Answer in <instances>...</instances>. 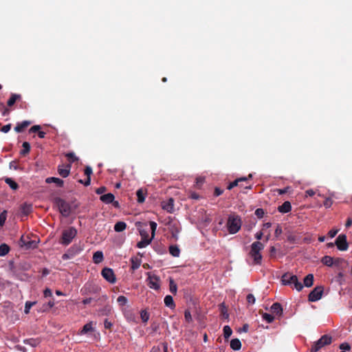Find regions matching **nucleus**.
Segmentation results:
<instances>
[{"label":"nucleus","instance_id":"obj_56","mask_svg":"<svg viewBox=\"0 0 352 352\" xmlns=\"http://www.w3.org/2000/svg\"><path fill=\"white\" fill-rule=\"evenodd\" d=\"M282 232H283L282 228L279 224H278L276 226V228L275 230V232H274L276 237H278L282 234Z\"/></svg>","mask_w":352,"mask_h":352},{"label":"nucleus","instance_id":"obj_64","mask_svg":"<svg viewBox=\"0 0 352 352\" xmlns=\"http://www.w3.org/2000/svg\"><path fill=\"white\" fill-rule=\"evenodd\" d=\"M43 294L45 297H50L52 296V292L50 289L46 288L43 292Z\"/></svg>","mask_w":352,"mask_h":352},{"label":"nucleus","instance_id":"obj_33","mask_svg":"<svg viewBox=\"0 0 352 352\" xmlns=\"http://www.w3.org/2000/svg\"><path fill=\"white\" fill-rule=\"evenodd\" d=\"M23 149L21 151L20 153L21 155H26L30 151V144L28 142H24L22 144Z\"/></svg>","mask_w":352,"mask_h":352},{"label":"nucleus","instance_id":"obj_54","mask_svg":"<svg viewBox=\"0 0 352 352\" xmlns=\"http://www.w3.org/2000/svg\"><path fill=\"white\" fill-rule=\"evenodd\" d=\"M92 173H93V171H92L91 167H90V166L85 167L84 173L87 177H91V175L92 174Z\"/></svg>","mask_w":352,"mask_h":352},{"label":"nucleus","instance_id":"obj_52","mask_svg":"<svg viewBox=\"0 0 352 352\" xmlns=\"http://www.w3.org/2000/svg\"><path fill=\"white\" fill-rule=\"evenodd\" d=\"M140 234L142 239H150L148 231L142 230L140 231Z\"/></svg>","mask_w":352,"mask_h":352},{"label":"nucleus","instance_id":"obj_42","mask_svg":"<svg viewBox=\"0 0 352 352\" xmlns=\"http://www.w3.org/2000/svg\"><path fill=\"white\" fill-rule=\"evenodd\" d=\"M26 249H34L37 248V243L35 241L29 240L27 243H24Z\"/></svg>","mask_w":352,"mask_h":352},{"label":"nucleus","instance_id":"obj_22","mask_svg":"<svg viewBox=\"0 0 352 352\" xmlns=\"http://www.w3.org/2000/svg\"><path fill=\"white\" fill-rule=\"evenodd\" d=\"M45 182L47 184L55 183L58 187H63L64 185V181L63 179L54 177L46 178Z\"/></svg>","mask_w":352,"mask_h":352},{"label":"nucleus","instance_id":"obj_1","mask_svg":"<svg viewBox=\"0 0 352 352\" xmlns=\"http://www.w3.org/2000/svg\"><path fill=\"white\" fill-rule=\"evenodd\" d=\"M264 249V245L260 241H255L251 245L250 256L253 258L254 265H261L262 261V255L260 252Z\"/></svg>","mask_w":352,"mask_h":352},{"label":"nucleus","instance_id":"obj_9","mask_svg":"<svg viewBox=\"0 0 352 352\" xmlns=\"http://www.w3.org/2000/svg\"><path fill=\"white\" fill-rule=\"evenodd\" d=\"M330 344V336L328 335L322 336L317 342H316L310 349V352H318L324 346Z\"/></svg>","mask_w":352,"mask_h":352},{"label":"nucleus","instance_id":"obj_7","mask_svg":"<svg viewBox=\"0 0 352 352\" xmlns=\"http://www.w3.org/2000/svg\"><path fill=\"white\" fill-rule=\"evenodd\" d=\"M336 245L340 251H346L349 248V243L346 234H341L336 239L334 244L331 243V248Z\"/></svg>","mask_w":352,"mask_h":352},{"label":"nucleus","instance_id":"obj_19","mask_svg":"<svg viewBox=\"0 0 352 352\" xmlns=\"http://www.w3.org/2000/svg\"><path fill=\"white\" fill-rule=\"evenodd\" d=\"M31 122L25 120L23 121L21 123H17L16 126L14 127V131L16 133H21L24 131L25 129H26L29 125H30Z\"/></svg>","mask_w":352,"mask_h":352},{"label":"nucleus","instance_id":"obj_24","mask_svg":"<svg viewBox=\"0 0 352 352\" xmlns=\"http://www.w3.org/2000/svg\"><path fill=\"white\" fill-rule=\"evenodd\" d=\"M168 251L170 254H171L174 257H179L180 255V249L177 245H170Z\"/></svg>","mask_w":352,"mask_h":352},{"label":"nucleus","instance_id":"obj_58","mask_svg":"<svg viewBox=\"0 0 352 352\" xmlns=\"http://www.w3.org/2000/svg\"><path fill=\"white\" fill-rule=\"evenodd\" d=\"M78 182H80V183H81V184H84L85 186H89V185H90V184H91V177H87V179H86L85 181H83V180H82V179H80V180L78 181Z\"/></svg>","mask_w":352,"mask_h":352},{"label":"nucleus","instance_id":"obj_11","mask_svg":"<svg viewBox=\"0 0 352 352\" xmlns=\"http://www.w3.org/2000/svg\"><path fill=\"white\" fill-rule=\"evenodd\" d=\"M102 277L110 283H115L116 282V275L113 270L109 267H104L101 272Z\"/></svg>","mask_w":352,"mask_h":352},{"label":"nucleus","instance_id":"obj_20","mask_svg":"<svg viewBox=\"0 0 352 352\" xmlns=\"http://www.w3.org/2000/svg\"><path fill=\"white\" fill-rule=\"evenodd\" d=\"M271 311L273 314H275L278 316H281L283 315V308L281 305L278 302H274L271 306Z\"/></svg>","mask_w":352,"mask_h":352},{"label":"nucleus","instance_id":"obj_32","mask_svg":"<svg viewBox=\"0 0 352 352\" xmlns=\"http://www.w3.org/2000/svg\"><path fill=\"white\" fill-rule=\"evenodd\" d=\"M10 247L6 244L2 243L0 245V256H4L10 252Z\"/></svg>","mask_w":352,"mask_h":352},{"label":"nucleus","instance_id":"obj_27","mask_svg":"<svg viewBox=\"0 0 352 352\" xmlns=\"http://www.w3.org/2000/svg\"><path fill=\"white\" fill-rule=\"evenodd\" d=\"M164 304L166 307L170 308V309H175V304L174 302L173 298L170 295H167L165 296L164 299Z\"/></svg>","mask_w":352,"mask_h":352},{"label":"nucleus","instance_id":"obj_59","mask_svg":"<svg viewBox=\"0 0 352 352\" xmlns=\"http://www.w3.org/2000/svg\"><path fill=\"white\" fill-rule=\"evenodd\" d=\"M223 192V190L222 189H221L220 188L216 187L214 188V195L215 197H218V196L221 195Z\"/></svg>","mask_w":352,"mask_h":352},{"label":"nucleus","instance_id":"obj_45","mask_svg":"<svg viewBox=\"0 0 352 352\" xmlns=\"http://www.w3.org/2000/svg\"><path fill=\"white\" fill-rule=\"evenodd\" d=\"M117 302L120 306L123 307L127 303L128 300L125 296H120L117 298Z\"/></svg>","mask_w":352,"mask_h":352},{"label":"nucleus","instance_id":"obj_49","mask_svg":"<svg viewBox=\"0 0 352 352\" xmlns=\"http://www.w3.org/2000/svg\"><path fill=\"white\" fill-rule=\"evenodd\" d=\"M184 318H185V320L188 323L191 322L192 321L191 314H190V311H189V309H186L185 310V311H184Z\"/></svg>","mask_w":352,"mask_h":352},{"label":"nucleus","instance_id":"obj_28","mask_svg":"<svg viewBox=\"0 0 352 352\" xmlns=\"http://www.w3.org/2000/svg\"><path fill=\"white\" fill-rule=\"evenodd\" d=\"M314 275L312 274H307L303 280L304 285L307 287H311L314 283Z\"/></svg>","mask_w":352,"mask_h":352},{"label":"nucleus","instance_id":"obj_60","mask_svg":"<svg viewBox=\"0 0 352 352\" xmlns=\"http://www.w3.org/2000/svg\"><path fill=\"white\" fill-rule=\"evenodd\" d=\"M112 325L113 324H112L111 322L109 321L107 319L104 320V326L105 329H111Z\"/></svg>","mask_w":352,"mask_h":352},{"label":"nucleus","instance_id":"obj_55","mask_svg":"<svg viewBox=\"0 0 352 352\" xmlns=\"http://www.w3.org/2000/svg\"><path fill=\"white\" fill-rule=\"evenodd\" d=\"M287 241L289 242H290L291 243H297V239H296V236L295 235H293V234H289L287 236Z\"/></svg>","mask_w":352,"mask_h":352},{"label":"nucleus","instance_id":"obj_50","mask_svg":"<svg viewBox=\"0 0 352 352\" xmlns=\"http://www.w3.org/2000/svg\"><path fill=\"white\" fill-rule=\"evenodd\" d=\"M265 214V211L263 208H257L256 210H255V215L258 218V219H261L263 217Z\"/></svg>","mask_w":352,"mask_h":352},{"label":"nucleus","instance_id":"obj_30","mask_svg":"<svg viewBox=\"0 0 352 352\" xmlns=\"http://www.w3.org/2000/svg\"><path fill=\"white\" fill-rule=\"evenodd\" d=\"M94 331V328H93V326H92V323L91 322H89V323L85 324L83 326V327L82 328V329L80 330L79 333L80 335H83V334L87 333L88 332H91V331Z\"/></svg>","mask_w":352,"mask_h":352},{"label":"nucleus","instance_id":"obj_5","mask_svg":"<svg viewBox=\"0 0 352 352\" xmlns=\"http://www.w3.org/2000/svg\"><path fill=\"white\" fill-rule=\"evenodd\" d=\"M83 250V245L80 243H74L73 245H72L67 252L63 254L62 258L63 260H68L73 257H74L76 255L80 254Z\"/></svg>","mask_w":352,"mask_h":352},{"label":"nucleus","instance_id":"obj_35","mask_svg":"<svg viewBox=\"0 0 352 352\" xmlns=\"http://www.w3.org/2000/svg\"><path fill=\"white\" fill-rule=\"evenodd\" d=\"M169 289L173 294H176L177 290V284L172 278L169 279Z\"/></svg>","mask_w":352,"mask_h":352},{"label":"nucleus","instance_id":"obj_36","mask_svg":"<svg viewBox=\"0 0 352 352\" xmlns=\"http://www.w3.org/2000/svg\"><path fill=\"white\" fill-rule=\"evenodd\" d=\"M5 182L12 190H16L19 188V185L11 178H6Z\"/></svg>","mask_w":352,"mask_h":352},{"label":"nucleus","instance_id":"obj_2","mask_svg":"<svg viewBox=\"0 0 352 352\" xmlns=\"http://www.w3.org/2000/svg\"><path fill=\"white\" fill-rule=\"evenodd\" d=\"M78 231L74 227H69L63 230L58 243L64 246L69 245L76 236Z\"/></svg>","mask_w":352,"mask_h":352},{"label":"nucleus","instance_id":"obj_39","mask_svg":"<svg viewBox=\"0 0 352 352\" xmlns=\"http://www.w3.org/2000/svg\"><path fill=\"white\" fill-rule=\"evenodd\" d=\"M223 336L225 339L228 340L232 333V330L228 325H226L223 327Z\"/></svg>","mask_w":352,"mask_h":352},{"label":"nucleus","instance_id":"obj_13","mask_svg":"<svg viewBox=\"0 0 352 352\" xmlns=\"http://www.w3.org/2000/svg\"><path fill=\"white\" fill-rule=\"evenodd\" d=\"M100 289V287L98 286L91 284H87L81 289L80 292L82 295H87L89 294H97Z\"/></svg>","mask_w":352,"mask_h":352},{"label":"nucleus","instance_id":"obj_14","mask_svg":"<svg viewBox=\"0 0 352 352\" xmlns=\"http://www.w3.org/2000/svg\"><path fill=\"white\" fill-rule=\"evenodd\" d=\"M72 165H59L58 166V173L62 177H67L69 175Z\"/></svg>","mask_w":352,"mask_h":352},{"label":"nucleus","instance_id":"obj_47","mask_svg":"<svg viewBox=\"0 0 352 352\" xmlns=\"http://www.w3.org/2000/svg\"><path fill=\"white\" fill-rule=\"evenodd\" d=\"M7 219V211L3 210L0 213V227H2L6 221Z\"/></svg>","mask_w":352,"mask_h":352},{"label":"nucleus","instance_id":"obj_10","mask_svg":"<svg viewBox=\"0 0 352 352\" xmlns=\"http://www.w3.org/2000/svg\"><path fill=\"white\" fill-rule=\"evenodd\" d=\"M323 287L317 286L309 294L308 300L310 302H316L320 300L323 294Z\"/></svg>","mask_w":352,"mask_h":352},{"label":"nucleus","instance_id":"obj_46","mask_svg":"<svg viewBox=\"0 0 352 352\" xmlns=\"http://www.w3.org/2000/svg\"><path fill=\"white\" fill-rule=\"evenodd\" d=\"M35 304H36V302L27 301L25 304V309H24L25 314H29L30 309Z\"/></svg>","mask_w":352,"mask_h":352},{"label":"nucleus","instance_id":"obj_3","mask_svg":"<svg viewBox=\"0 0 352 352\" xmlns=\"http://www.w3.org/2000/svg\"><path fill=\"white\" fill-rule=\"evenodd\" d=\"M282 284L284 285H294L297 291L300 292L302 289L303 285L300 282L298 281V277L296 275H293L290 273H285L281 277Z\"/></svg>","mask_w":352,"mask_h":352},{"label":"nucleus","instance_id":"obj_61","mask_svg":"<svg viewBox=\"0 0 352 352\" xmlns=\"http://www.w3.org/2000/svg\"><path fill=\"white\" fill-rule=\"evenodd\" d=\"M107 190V188L106 187L104 186H101L98 188H97L96 190V192L98 194V195H102V193H104V192H106Z\"/></svg>","mask_w":352,"mask_h":352},{"label":"nucleus","instance_id":"obj_29","mask_svg":"<svg viewBox=\"0 0 352 352\" xmlns=\"http://www.w3.org/2000/svg\"><path fill=\"white\" fill-rule=\"evenodd\" d=\"M230 347L234 351H238L241 348V342L238 338L232 339L230 341Z\"/></svg>","mask_w":352,"mask_h":352},{"label":"nucleus","instance_id":"obj_16","mask_svg":"<svg viewBox=\"0 0 352 352\" xmlns=\"http://www.w3.org/2000/svg\"><path fill=\"white\" fill-rule=\"evenodd\" d=\"M162 207L167 212L172 213L174 212V199L173 198L168 199L167 201L162 203Z\"/></svg>","mask_w":352,"mask_h":352},{"label":"nucleus","instance_id":"obj_37","mask_svg":"<svg viewBox=\"0 0 352 352\" xmlns=\"http://www.w3.org/2000/svg\"><path fill=\"white\" fill-rule=\"evenodd\" d=\"M0 111L3 116H8L10 113V109L3 102H0Z\"/></svg>","mask_w":352,"mask_h":352},{"label":"nucleus","instance_id":"obj_17","mask_svg":"<svg viewBox=\"0 0 352 352\" xmlns=\"http://www.w3.org/2000/svg\"><path fill=\"white\" fill-rule=\"evenodd\" d=\"M22 98L21 94H11L10 98L7 101V107H12L17 101H20Z\"/></svg>","mask_w":352,"mask_h":352},{"label":"nucleus","instance_id":"obj_63","mask_svg":"<svg viewBox=\"0 0 352 352\" xmlns=\"http://www.w3.org/2000/svg\"><path fill=\"white\" fill-rule=\"evenodd\" d=\"M11 126V124L4 125L1 130L3 133H8L10 130Z\"/></svg>","mask_w":352,"mask_h":352},{"label":"nucleus","instance_id":"obj_12","mask_svg":"<svg viewBox=\"0 0 352 352\" xmlns=\"http://www.w3.org/2000/svg\"><path fill=\"white\" fill-rule=\"evenodd\" d=\"M148 286L151 289H153L155 290H158L160 288V278L157 275H151L148 274V277L147 278Z\"/></svg>","mask_w":352,"mask_h":352},{"label":"nucleus","instance_id":"obj_26","mask_svg":"<svg viewBox=\"0 0 352 352\" xmlns=\"http://www.w3.org/2000/svg\"><path fill=\"white\" fill-rule=\"evenodd\" d=\"M104 259L103 253L101 251L96 252L93 255V261L96 264L100 263Z\"/></svg>","mask_w":352,"mask_h":352},{"label":"nucleus","instance_id":"obj_43","mask_svg":"<svg viewBox=\"0 0 352 352\" xmlns=\"http://www.w3.org/2000/svg\"><path fill=\"white\" fill-rule=\"evenodd\" d=\"M65 156L69 160L70 163L69 164H71L72 163L78 160V158L75 155V154L73 152L66 153Z\"/></svg>","mask_w":352,"mask_h":352},{"label":"nucleus","instance_id":"obj_53","mask_svg":"<svg viewBox=\"0 0 352 352\" xmlns=\"http://www.w3.org/2000/svg\"><path fill=\"white\" fill-rule=\"evenodd\" d=\"M246 300L248 302V304L253 305L255 302V298L253 294H249L247 297Z\"/></svg>","mask_w":352,"mask_h":352},{"label":"nucleus","instance_id":"obj_48","mask_svg":"<svg viewBox=\"0 0 352 352\" xmlns=\"http://www.w3.org/2000/svg\"><path fill=\"white\" fill-rule=\"evenodd\" d=\"M149 225H150V227L151 229V238L153 239L155 235V231H156L157 225L155 221H150Z\"/></svg>","mask_w":352,"mask_h":352},{"label":"nucleus","instance_id":"obj_31","mask_svg":"<svg viewBox=\"0 0 352 352\" xmlns=\"http://www.w3.org/2000/svg\"><path fill=\"white\" fill-rule=\"evenodd\" d=\"M126 228V224L124 221H118L114 226V230L120 232L124 231Z\"/></svg>","mask_w":352,"mask_h":352},{"label":"nucleus","instance_id":"obj_8","mask_svg":"<svg viewBox=\"0 0 352 352\" xmlns=\"http://www.w3.org/2000/svg\"><path fill=\"white\" fill-rule=\"evenodd\" d=\"M182 230V226L178 221H169L168 222V230L171 234V238L175 241H177L179 239V234Z\"/></svg>","mask_w":352,"mask_h":352},{"label":"nucleus","instance_id":"obj_44","mask_svg":"<svg viewBox=\"0 0 352 352\" xmlns=\"http://www.w3.org/2000/svg\"><path fill=\"white\" fill-rule=\"evenodd\" d=\"M262 318L264 320L267 321L268 323H271L274 321V317L267 313H263L262 315Z\"/></svg>","mask_w":352,"mask_h":352},{"label":"nucleus","instance_id":"obj_25","mask_svg":"<svg viewBox=\"0 0 352 352\" xmlns=\"http://www.w3.org/2000/svg\"><path fill=\"white\" fill-rule=\"evenodd\" d=\"M131 269L133 271L138 269L141 265V263H142V261L140 258H139L137 256H133V257H131Z\"/></svg>","mask_w":352,"mask_h":352},{"label":"nucleus","instance_id":"obj_15","mask_svg":"<svg viewBox=\"0 0 352 352\" xmlns=\"http://www.w3.org/2000/svg\"><path fill=\"white\" fill-rule=\"evenodd\" d=\"M252 178V175L250 174L248 177H242L235 179L234 182H230L227 187L228 190H231L235 186H239V183L242 182H248L249 179Z\"/></svg>","mask_w":352,"mask_h":352},{"label":"nucleus","instance_id":"obj_51","mask_svg":"<svg viewBox=\"0 0 352 352\" xmlns=\"http://www.w3.org/2000/svg\"><path fill=\"white\" fill-rule=\"evenodd\" d=\"M340 349L343 350L342 351H349L351 349V346L349 343L344 342L340 345Z\"/></svg>","mask_w":352,"mask_h":352},{"label":"nucleus","instance_id":"obj_62","mask_svg":"<svg viewBox=\"0 0 352 352\" xmlns=\"http://www.w3.org/2000/svg\"><path fill=\"white\" fill-rule=\"evenodd\" d=\"M41 129V126L39 125H34L33 126H32L30 129V133H36V132H38Z\"/></svg>","mask_w":352,"mask_h":352},{"label":"nucleus","instance_id":"obj_4","mask_svg":"<svg viewBox=\"0 0 352 352\" xmlns=\"http://www.w3.org/2000/svg\"><path fill=\"white\" fill-rule=\"evenodd\" d=\"M241 219L238 215H230L227 221L228 230L230 234H236L241 228Z\"/></svg>","mask_w":352,"mask_h":352},{"label":"nucleus","instance_id":"obj_38","mask_svg":"<svg viewBox=\"0 0 352 352\" xmlns=\"http://www.w3.org/2000/svg\"><path fill=\"white\" fill-rule=\"evenodd\" d=\"M150 314L146 310H142L140 312V318L144 323H146L149 320Z\"/></svg>","mask_w":352,"mask_h":352},{"label":"nucleus","instance_id":"obj_41","mask_svg":"<svg viewBox=\"0 0 352 352\" xmlns=\"http://www.w3.org/2000/svg\"><path fill=\"white\" fill-rule=\"evenodd\" d=\"M136 195L138 197L137 200L138 203H143L145 201L144 193L143 192V190L142 189H139L136 192Z\"/></svg>","mask_w":352,"mask_h":352},{"label":"nucleus","instance_id":"obj_18","mask_svg":"<svg viewBox=\"0 0 352 352\" xmlns=\"http://www.w3.org/2000/svg\"><path fill=\"white\" fill-rule=\"evenodd\" d=\"M292 210V205L289 201H285L278 207V211L280 213H287Z\"/></svg>","mask_w":352,"mask_h":352},{"label":"nucleus","instance_id":"obj_6","mask_svg":"<svg viewBox=\"0 0 352 352\" xmlns=\"http://www.w3.org/2000/svg\"><path fill=\"white\" fill-rule=\"evenodd\" d=\"M55 202L58 208L59 212L63 217H67L70 215L72 208L69 203L60 197L56 198Z\"/></svg>","mask_w":352,"mask_h":352},{"label":"nucleus","instance_id":"obj_23","mask_svg":"<svg viewBox=\"0 0 352 352\" xmlns=\"http://www.w3.org/2000/svg\"><path fill=\"white\" fill-rule=\"evenodd\" d=\"M115 199L114 195L112 193H107L100 196V199L104 204H111Z\"/></svg>","mask_w":352,"mask_h":352},{"label":"nucleus","instance_id":"obj_21","mask_svg":"<svg viewBox=\"0 0 352 352\" xmlns=\"http://www.w3.org/2000/svg\"><path fill=\"white\" fill-rule=\"evenodd\" d=\"M21 210L23 215L28 216L32 212V205L28 203H23L21 206Z\"/></svg>","mask_w":352,"mask_h":352},{"label":"nucleus","instance_id":"obj_40","mask_svg":"<svg viewBox=\"0 0 352 352\" xmlns=\"http://www.w3.org/2000/svg\"><path fill=\"white\" fill-rule=\"evenodd\" d=\"M219 309H220V311H221V315L223 316V317L226 319L228 318L229 317V314H228V310H227V307H226V305H224V303H221L220 305H219Z\"/></svg>","mask_w":352,"mask_h":352},{"label":"nucleus","instance_id":"obj_34","mask_svg":"<svg viewBox=\"0 0 352 352\" xmlns=\"http://www.w3.org/2000/svg\"><path fill=\"white\" fill-rule=\"evenodd\" d=\"M153 240V238H150V239H142L137 243V247L138 248H144L148 245Z\"/></svg>","mask_w":352,"mask_h":352},{"label":"nucleus","instance_id":"obj_57","mask_svg":"<svg viewBox=\"0 0 352 352\" xmlns=\"http://www.w3.org/2000/svg\"><path fill=\"white\" fill-rule=\"evenodd\" d=\"M322 263L327 265V266H330V256H325L322 258Z\"/></svg>","mask_w":352,"mask_h":352}]
</instances>
